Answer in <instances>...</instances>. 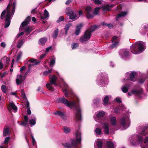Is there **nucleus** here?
<instances>
[{"label":"nucleus","mask_w":148,"mask_h":148,"mask_svg":"<svg viewBox=\"0 0 148 148\" xmlns=\"http://www.w3.org/2000/svg\"><path fill=\"white\" fill-rule=\"evenodd\" d=\"M79 47V45L77 43H74L71 44V47L73 49H76Z\"/></svg>","instance_id":"58836bf2"},{"label":"nucleus","mask_w":148,"mask_h":148,"mask_svg":"<svg viewBox=\"0 0 148 148\" xmlns=\"http://www.w3.org/2000/svg\"><path fill=\"white\" fill-rule=\"evenodd\" d=\"M26 107L27 108H30L29 107V103L27 99L26 101Z\"/></svg>","instance_id":"680f3d73"},{"label":"nucleus","mask_w":148,"mask_h":148,"mask_svg":"<svg viewBox=\"0 0 148 148\" xmlns=\"http://www.w3.org/2000/svg\"><path fill=\"white\" fill-rule=\"evenodd\" d=\"M5 46H6L4 42H2L1 43V47L4 48L5 47Z\"/></svg>","instance_id":"0e129e2a"},{"label":"nucleus","mask_w":148,"mask_h":148,"mask_svg":"<svg viewBox=\"0 0 148 148\" xmlns=\"http://www.w3.org/2000/svg\"><path fill=\"white\" fill-rule=\"evenodd\" d=\"M10 139V138L9 137L5 138V139L4 143L6 144H8Z\"/></svg>","instance_id":"09e8293b"},{"label":"nucleus","mask_w":148,"mask_h":148,"mask_svg":"<svg viewBox=\"0 0 148 148\" xmlns=\"http://www.w3.org/2000/svg\"><path fill=\"white\" fill-rule=\"evenodd\" d=\"M31 136L32 139V142L33 145H34L36 144V142L35 141L34 138V137L32 135H31Z\"/></svg>","instance_id":"8fccbe9b"},{"label":"nucleus","mask_w":148,"mask_h":148,"mask_svg":"<svg viewBox=\"0 0 148 148\" xmlns=\"http://www.w3.org/2000/svg\"><path fill=\"white\" fill-rule=\"evenodd\" d=\"M30 20V17H28L22 23L19 28L20 31H22L23 29H25V32L26 34H29L31 32V29L29 26H28L26 28L25 27V26L28 24Z\"/></svg>","instance_id":"423d86ee"},{"label":"nucleus","mask_w":148,"mask_h":148,"mask_svg":"<svg viewBox=\"0 0 148 148\" xmlns=\"http://www.w3.org/2000/svg\"><path fill=\"white\" fill-rule=\"evenodd\" d=\"M49 73L48 71H46L43 73V75H47Z\"/></svg>","instance_id":"69168bd1"},{"label":"nucleus","mask_w":148,"mask_h":148,"mask_svg":"<svg viewBox=\"0 0 148 148\" xmlns=\"http://www.w3.org/2000/svg\"><path fill=\"white\" fill-rule=\"evenodd\" d=\"M1 89L2 92L4 93H5L6 91V88L4 85H2L1 86Z\"/></svg>","instance_id":"c03bdc74"},{"label":"nucleus","mask_w":148,"mask_h":148,"mask_svg":"<svg viewBox=\"0 0 148 148\" xmlns=\"http://www.w3.org/2000/svg\"><path fill=\"white\" fill-rule=\"evenodd\" d=\"M9 131V128H7L4 129V131L3 132V134L4 135V134L6 135H7L8 134Z\"/></svg>","instance_id":"79ce46f5"},{"label":"nucleus","mask_w":148,"mask_h":148,"mask_svg":"<svg viewBox=\"0 0 148 148\" xmlns=\"http://www.w3.org/2000/svg\"><path fill=\"white\" fill-rule=\"evenodd\" d=\"M69 10L70 8H67L66 10V14L69 16V18L74 20H76L77 19V18H76V15L71 10L69 12H68V11Z\"/></svg>","instance_id":"9d476101"},{"label":"nucleus","mask_w":148,"mask_h":148,"mask_svg":"<svg viewBox=\"0 0 148 148\" xmlns=\"http://www.w3.org/2000/svg\"><path fill=\"white\" fill-rule=\"evenodd\" d=\"M54 114L56 115H58L63 119H66V115L65 114L60 111H56L54 112Z\"/></svg>","instance_id":"4468645a"},{"label":"nucleus","mask_w":148,"mask_h":148,"mask_svg":"<svg viewBox=\"0 0 148 148\" xmlns=\"http://www.w3.org/2000/svg\"><path fill=\"white\" fill-rule=\"evenodd\" d=\"M120 53L122 57H127L129 55V52L127 49H123L120 51Z\"/></svg>","instance_id":"f8f14e48"},{"label":"nucleus","mask_w":148,"mask_h":148,"mask_svg":"<svg viewBox=\"0 0 148 148\" xmlns=\"http://www.w3.org/2000/svg\"><path fill=\"white\" fill-rule=\"evenodd\" d=\"M104 133L107 134H108L109 133V129L108 125L106 124H104Z\"/></svg>","instance_id":"4be33fe9"},{"label":"nucleus","mask_w":148,"mask_h":148,"mask_svg":"<svg viewBox=\"0 0 148 148\" xmlns=\"http://www.w3.org/2000/svg\"><path fill=\"white\" fill-rule=\"evenodd\" d=\"M44 17H41V18L43 19L44 18H46L49 17V14L48 12L46 10H45L44 13Z\"/></svg>","instance_id":"c756f323"},{"label":"nucleus","mask_w":148,"mask_h":148,"mask_svg":"<svg viewBox=\"0 0 148 148\" xmlns=\"http://www.w3.org/2000/svg\"><path fill=\"white\" fill-rule=\"evenodd\" d=\"M119 109L117 108L114 109V112L116 113H118L119 112Z\"/></svg>","instance_id":"052dcab7"},{"label":"nucleus","mask_w":148,"mask_h":148,"mask_svg":"<svg viewBox=\"0 0 148 148\" xmlns=\"http://www.w3.org/2000/svg\"><path fill=\"white\" fill-rule=\"evenodd\" d=\"M118 38H112V44L109 46L110 49L116 48L119 44V41L118 40Z\"/></svg>","instance_id":"1a4fd4ad"},{"label":"nucleus","mask_w":148,"mask_h":148,"mask_svg":"<svg viewBox=\"0 0 148 148\" xmlns=\"http://www.w3.org/2000/svg\"><path fill=\"white\" fill-rule=\"evenodd\" d=\"M49 78L50 80V84H51V85H57V84L56 83L57 77L55 75H53L52 77H49Z\"/></svg>","instance_id":"dca6fc26"},{"label":"nucleus","mask_w":148,"mask_h":148,"mask_svg":"<svg viewBox=\"0 0 148 148\" xmlns=\"http://www.w3.org/2000/svg\"><path fill=\"white\" fill-rule=\"evenodd\" d=\"M47 40L46 38H40L39 40V42L42 45H44L45 43Z\"/></svg>","instance_id":"393cba45"},{"label":"nucleus","mask_w":148,"mask_h":148,"mask_svg":"<svg viewBox=\"0 0 148 148\" xmlns=\"http://www.w3.org/2000/svg\"><path fill=\"white\" fill-rule=\"evenodd\" d=\"M63 92L64 93L65 96L66 97H68V94L67 92V89H64L63 90Z\"/></svg>","instance_id":"de8ad7c7"},{"label":"nucleus","mask_w":148,"mask_h":148,"mask_svg":"<svg viewBox=\"0 0 148 148\" xmlns=\"http://www.w3.org/2000/svg\"><path fill=\"white\" fill-rule=\"evenodd\" d=\"M97 145L98 148H102L103 143L101 141L98 140L97 143Z\"/></svg>","instance_id":"72a5a7b5"},{"label":"nucleus","mask_w":148,"mask_h":148,"mask_svg":"<svg viewBox=\"0 0 148 148\" xmlns=\"http://www.w3.org/2000/svg\"><path fill=\"white\" fill-rule=\"evenodd\" d=\"M111 123L113 125H115L116 124V119L115 117H112L111 120Z\"/></svg>","instance_id":"e433bc0d"},{"label":"nucleus","mask_w":148,"mask_h":148,"mask_svg":"<svg viewBox=\"0 0 148 148\" xmlns=\"http://www.w3.org/2000/svg\"><path fill=\"white\" fill-rule=\"evenodd\" d=\"M100 7H97L95 8L93 12L92 9L90 6H87L86 8V16L88 18H92L93 16V14L97 15L99 13V11L100 9Z\"/></svg>","instance_id":"39448f33"},{"label":"nucleus","mask_w":148,"mask_h":148,"mask_svg":"<svg viewBox=\"0 0 148 148\" xmlns=\"http://www.w3.org/2000/svg\"><path fill=\"white\" fill-rule=\"evenodd\" d=\"M136 75V73L134 71H133L130 75V80L132 81H135L134 78Z\"/></svg>","instance_id":"6ab92c4d"},{"label":"nucleus","mask_w":148,"mask_h":148,"mask_svg":"<svg viewBox=\"0 0 148 148\" xmlns=\"http://www.w3.org/2000/svg\"><path fill=\"white\" fill-rule=\"evenodd\" d=\"M127 14V12H122L119 13L116 17V20H117L118 18L121 17L122 16H124L126 15Z\"/></svg>","instance_id":"b1692460"},{"label":"nucleus","mask_w":148,"mask_h":148,"mask_svg":"<svg viewBox=\"0 0 148 148\" xmlns=\"http://www.w3.org/2000/svg\"><path fill=\"white\" fill-rule=\"evenodd\" d=\"M83 26V25L81 23L77 25L76 26V29L75 32V34L76 35H78L79 34L81 28Z\"/></svg>","instance_id":"2eb2a0df"},{"label":"nucleus","mask_w":148,"mask_h":148,"mask_svg":"<svg viewBox=\"0 0 148 148\" xmlns=\"http://www.w3.org/2000/svg\"><path fill=\"white\" fill-rule=\"evenodd\" d=\"M25 78L23 77L22 75H18L17 76V78L16 80V83L17 85H19L21 84L24 81Z\"/></svg>","instance_id":"9b49d317"},{"label":"nucleus","mask_w":148,"mask_h":148,"mask_svg":"<svg viewBox=\"0 0 148 148\" xmlns=\"http://www.w3.org/2000/svg\"><path fill=\"white\" fill-rule=\"evenodd\" d=\"M24 119L25 121L27 122L28 120V117L27 115H25L24 116Z\"/></svg>","instance_id":"4d7b16f0"},{"label":"nucleus","mask_w":148,"mask_h":148,"mask_svg":"<svg viewBox=\"0 0 148 148\" xmlns=\"http://www.w3.org/2000/svg\"><path fill=\"white\" fill-rule=\"evenodd\" d=\"M28 62L34 63V64H37L40 63V62L38 61L37 60L35 59L34 58H31L29 59L27 61V63Z\"/></svg>","instance_id":"aec40b11"},{"label":"nucleus","mask_w":148,"mask_h":148,"mask_svg":"<svg viewBox=\"0 0 148 148\" xmlns=\"http://www.w3.org/2000/svg\"><path fill=\"white\" fill-rule=\"evenodd\" d=\"M105 114V112L103 111H101L98 112L97 114V117H101L104 116Z\"/></svg>","instance_id":"2f4dec72"},{"label":"nucleus","mask_w":148,"mask_h":148,"mask_svg":"<svg viewBox=\"0 0 148 148\" xmlns=\"http://www.w3.org/2000/svg\"><path fill=\"white\" fill-rule=\"evenodd\" d=\"M25 68L26 66H23L20 68V71H22L25 69Z\"/></svg>","instance_id":"774afa93"},{"label":"nucleus","mask_w":148,"mask_h":148,"mask_svg":"<svg viewBox=\"0 0 148 148\" xmlns=\"http://www.w3.org/2000/svg\"><path fill=\"white\" fill-rule=\"evenodd\" d=\"M72 24L71 23H69L66 24L65 26L64 29L65 32L66 34H67L68 31L70 27L72 26Z\"/></svg>","instance_id":"a878e982"},{"label":"nucleus","mask_w":148,"mask_h":148,"mask_svg":"<svg viewBox=\"0 0 148 148\" xmlns=\"http://www.w3.org/2000/svg\"><path fill=\"white\" fill-rule=\"evenodd\" d=\"M22 55V53L21 52H19L18 53L16 56V60L17 61H18L21 59Z\"/></svg>","instance_id":"4c0bfd02"},{"label":"nucleus","mask_w":148,"mask_h":148,"mask_svg":"<svg viewBox=\"0 0 148 148\" xmlns=\"http://www.w3.org/2000/svg\"><path fill=\"white\" fill-rule=\"evenodd\" d=\"M5 74V72H4L3 73H0V77H1V78H3L4 77Z\"/></svg>","instance_id":"13d9d810"},{"label":"nucleus","mask_w":148,"mask_h":148,"mask_svg":"<svg viewBox=\"0 0 148 148\" xmlns=\"http://www.w3.org/2000/svg\"><path fill=\"white\" fill-rule=\"evenodd\" d=\"M92 2L93 3H94L97 4H101V1L99 0H92Z\"/></svg>","instance_id":"37998d69"},{"label":"nucleus","mask_w":148,"mask_h":148,"mask_svg":"<svg viewBox=\"0 0 148 148\" xmlns=\"http://www.w3.org/2000/svg\"><path fill=\"white\" fill-rule=\"evenodd\" d=\"M27 114H28L30 115L31 114V112L30 110V108H27Z\"/></svg>","instance_id":"e2e57ef3"},{"label":"nucleus","mask_w":148,"mask_h":148,"mask_svg":"<svg viewBox=\"0 0 148 148\" xmlns=\"http://www.w3.org/2000/svg\"><path fill=\"white\" fill-rule=\"evenodd\" d=\"M64 18L62 16H60L58 19L57 21V23H59L60 22L64 20Z\"/></svg>","instance_id":"3c124183"},{"label":"nucleus","mask_w":148,"mask_h":148,"mask_svg":"<svg viewBox=\"0 0 148 148\" xmlns=\"http://www.w3.org/2000/svg\"><path fill=\"white\" fill-rule=\"evenodd\" d=\"M36 64H29L28 65V68H29L31 70V68L32 67H34L35 66V65H36Z\"/></svg>","instance_id":"5fc2aeb1"},{"label":"nucleus","mask_w":148,"mask_h":148,"mask_svg":"<svg viewBox=\"0 0 148 148\" xmlns=\"http://www.w3.org/2000/svg\"><path fill=\"white\" fill-rule=\"evenodd\" d=\"M116 102L119 103H121L122 101H121V99L119 97H116Z\"/></svg>","instance_id":"603ef678"},{"label":"nucleus","mask_w":148,"mask_h":148,"mask_svg":"<svg viewBox=\"0 0 148 148\" xmlns=\"http://www.w3.org/2000/svg\"><path fill=\"white\" fill-rule=\"evenodd\" d=\"M143 92V89L140 88L138 90L136 89L132 90L131 91V93L128 92L127 94L129 96H131V94H134L136 96H137L139 98L141 99L142 98L141 95H142Z\"/></svg>","instance_id":"0eeeda50"},{"label":"nucleus","mask_w":148,"mask_h":148,"mask_svg":"<svg viewBox=\"0 0 148 148\" xmlns=\"http://www.w3.org/2000/svg\"><path fill=\"white\" fill-rule=\"evenodd\" d=\"M95 132L97 135H100L101 134V129L99 128H97L95 130Z\"/></svg>","instance_id":"a19ab883"},{"label":"nucleus","mask_w":148,"mask_h":148,"mask_svg":"<svg viewBox=\"0 0 148 148\" xmlns=\"http://www.w3.org/2000/svg\"><path fill=\"white\" fill-rule=\"evenodd\" d=\"M10 3L7 7L6 10H4L2 13L1 18H3L5 14H6L5 21L6 22L4 27H8L10 23L11 16L14 14L15 10V7L16 2L15 0H9Z\"/></svg>","instance_id":"f257e3e1"},{"label":"nucleus","mask_w":148,"mask_h":148,"mask_svg":"<svg viewBox=\"0 0 148 148\" xmlns=\"http://www.w3.org/2000/svg\"><path fill=\"white\" fill-rule=\"evenodd\" d=\"M90 38H80L79 40L82 43H85Z\"/></svg>","instance_id":"cd10ccee"},{"label":"nucleus","mask_w":148,"mask_h":148,"mask_svg":"<svg viewBox=\"0 0 148 148\" xmlns=\"http://www.w3.org/2000/svg\"><path fill=\"white\" fill-rule=\"evenodd\" d=\"M129 86L127 84H125L123 87L122 88V91L125 93L127 92L128 91V89L129 88Z\"/></svg>","instance_id":"412c9836"},{"label":"nucleus","mask_w":148,"mask_h":148,"mask_svg":"<svg viewBox=\"0 0 148 148\" xmlns=\"http://www.w3.org/2000/svg\"><path fill=\"white\" fill-rule=\"evenodd\" d=\"M145 49L143 42H138L132 44L130 47L131 51L133 54H139Z\"/></svg>","instance_id":"20e7f679"},{"label":"nucleus","mask_w":148,"mask_h":148,"mask_svg":"<svg viewBox=\"0 0 148 148\" xmlns=\"http://www.w3.org/2000/svg\"><path fill=\"white\" fill-rule=\"evenodd\" d=\"M142 27L141 30H143V32L142 34H145L146 33L147 30L148 28V25L146 24H144L142 25Z\"/></svg>","instance_id":"a211bd4d"},{"label":"nucleus","mask_w":148,"mask_h":148,"mask_svg":"<svg viewBox=\"0 0 148 148\" xmlns=\"http://www.w3.org/2000/svg\"><path fill=\"white\" fill-rule=\"evenodd\" d=\"M11 108L13 110H14L15 112H16L17 110V107L14 103H10L9 105V107H8V109L9 111H10L11 110Z\"/></svg>","instance_id":"f3484780"},{"label":"nucleus","mask_w":148,"mask_h":148,"mask_svg":"<svg viewBox=\"0 0 148 148\" xmlns=\"http://www.w3.org/2000/svg\"><path fill=\"white\" fill-rule=\"evenodd\" d=\"M121 125L123 127H125L126 125L125 119V117H123L121 119Z\"/></svg>","instance_id":"c9c22d12"},{"label":"nucleus","mask_w":148,"mask_h":148,"mask_svg":"<svg viewBox=\"0 0 148 148\" xmlns=\"http://www.w3.org/2000/svg\"><path fill=\"white\" fill-rule=\"evenodd\" d=\"M58 34V29H56L54 31V37H56Z\"/></svg>","instance_id":"49530a36"},{"label":"nucleus","mask_w":148,"mask_h":148,"mask_svg":"<svg viewBox=\"0 0 148 148\" xmlns=\"http://www.w3.org/2000/svg\"><path fill=\"white\" fill-rule=\"evenodd\" d=\"M109 100V97L108 96H106L103 100V104L104 105H106L108 104V102Z\"/></svg>","instance_id":"7c9ffc66"},{"label":"nucleus","mask_w":148,"mask_h":148,"mask_svg":"<svg viewBox=\"0 0 148 148\" xmlns=\"http://www.w3.org/2000/svg\"><path fill=\"white\" fill-rule=\"evenodd\" d=\"M63 130L64 132L66 134L69 133L71 130L70 128L66 126L63 127Z\"/></svg>","instance_id":"473e14b6"},{"label":"nucleus","mask_w":148,"mask_h":148,"mask_svg":"<svg viewBox=\"0 0 148 148\" xmlns=\"http://www.w3.org/2000/svg\"><path fill=\"white\" fill-rule=\"evenodd\" d=\"M18 43L17 44V47L18 48H20L23 44L24 42L23 40L20 39L18 40Z\"/></svg>","instance_id":"c85d7f7f"},{"label":"nucleus","mask_w":148,"mask_h":148,"mask_svg":"<svg viewBox=\"0 0 148 148\" xmlns=\"http://www.w3.org/2000/svg\"><path fill=\"white\" fill-rule=\"evenodd\" d=\"M145 79L143 78H140L138 79V82L140 84H143L144 82Z\"/></svg>","instance_id":"a18cd8bd"},{"label":"nucleus","mask_w":148,"mask_h":148,"mask_svg":"<svg viewBox=\"0 0 148 148\" xmlns=\"http://www.w3.org/2000/svg\"><path fill=\"white\" fill-rule=\"evenodd\" d=\"M148 127L147 126H144L140 132L141 135L146 136L148 135Z\"/></svg>","instance_id":"ddd939ff"},{"label":"nucleus","mask_w":148,"mask_h":148,"mask_svg":"<svg viewBox=\"0 0 148 148\" xmlns=\"http://www.w3.org/2000/svg\"><path fill=\"white\" fill-rule=\"evenodd\" d=\"M114 5H106L103 7V9L104 10H109L111 8L113 7Z\"/></svg>","instance_id":"5701e85b"},{"label":"nucleus","mask_w":148,"mask_h":148,"mask_svg":"<svg viewBox=\"0 0 148 148\" xmlns=\"http://www.w3.org/2000/svg\"><path fill=\"white\" fill-rule=\"evenodd\" d=\"M81 134L79 130H77L75 133V139H71L70 141L65 143H62V145L65 147L67 148H71L75 147L77 148L78 145L81 143L82 138L81 137Z\"/></svg>","instance_id":"7ed1b4c3"},{"label":"nucleus","mask_w":148,"mask_h":148,"mask_svg":"<svg viewBox=\"0 0 148 148\" xmlns=\"http://www.w3.org/2000/svg\"><path fill=\"white\" fill-rule=\"evenodd\" d=\"M98 28V27L95 25L91 26L86 31L84 34V37H90L91 36V32Z\"/></svg>","instance_id":"6e6552de"},{"label":"nucleus","mask_w":148,"mask_h":148,"mask_svg":"<svg viewBox=\"0 0 148 148\" xmlns=\"http://www.w3.org/2000/svg\"><path fill=\"white\" fill-rule=\"evenodd\" d=\"M31 71V69L29 68H28V70L25 73V75L24 76V77H25V76L27 75Z\"/></svg>","instance_id":"bf43d9fd"},{"label":"nucleus","mask_w":148,"mask_h":148,"mask_svg":"<svg viewBox=\"0 0 148 148\" xmlns=\"http://www.w3.org/2000/svg\"><path fill=\"white\" fill-rule=\"evenodd\" d=\"M55 63V60L54 58H52L51 60L49 66L51 67L53 66Z\"/></svg>","instance_id":"f704fd0d"},{"label":"nucleus","mask_w":148,"mask_h":148,"mask_svg":"<svg viewBox=\"0 0 148 148\" xmlns=\"http://www.w3.org/2000/svg\"><path fill=\"white\" fill-rule=\"evenodd\" d=\"M27 124V122L25 121H22L21 123V125L24 126H26Z\"/></svg>","instance_id":"6e6d98bb"},{"label":"nucleus","mask_w":148,"mask_h":148,"mask_svg":"<svg viewBox=\"0 0 148 148\" xmlns=\"http://www.w3.org/2000/svg\"><path fill=\"white\" fill-rule=\"evenodd\" d=\"M51 84L49 83H48L46 85V86L49 89V90L52 92H53L54 91V88L52 86V85Z\"/></svg>","instance_id":"bb28decb"},{"label":"nucleus","mask_w":148,"mask_h":148,"mask_svg":"<svg viewBox=\"0 0 148 148\" xmlns=\"http://www.w3.org/2000/svg\"><path fill=\"white\" fill-rule=\"evenodd\" d=\"M23 34H24L23 32H21L20 33H18V34L17 36L18 37L21 36H23Z\"/></svg>","instance_id":"338daca9"},{"label":"nucleus","mask_w":148,"mask_h":148,"mask_svg":"<svg viewBox=\"0 0 148 148\" xmlns=\"http://www.w3.org/2000/svg\"><path fill=\"white\" fill-rule=\"evenodd\" d=\"M57 101L58 103H63L69 107L71 108L75 107L77 111L75 116V119L77 121L82 120V116L81 114V110L79 108L78 103H76L75 101L69 102L64 98L58 99Z\"/></svg>","instance_id":"f03ea898"},{"label":"nucleus","mask_w":148,"mask_h":148,"mask_svg":"<svg viewBox=\"0 0 148 148\" xmlns=\"http://www.w3.org/2000/svg\"><path fill=\"white\" fill-rule=\"evenodd\" d=\"M36 123V120L35 119H32L29 121V124L31 125H34Z\"/></svg>","instance_id":"ea45409f"},{"label":"nucleus","mask_w":148,"mask_h":148,"mask_svg":"<svg viewBox=\"0 0 148 148\" xmlns=\"http://www.w3.org/2000/svg\"><path fill=\"white\" fill-rule=\"evenodd\" d=\"M21 95H22L23 98V99H26V100H27V99L26 97V95L24 92H23L21 93Z\"/></svg>","instance_id":"864d4df0"}]
</instances>
